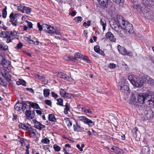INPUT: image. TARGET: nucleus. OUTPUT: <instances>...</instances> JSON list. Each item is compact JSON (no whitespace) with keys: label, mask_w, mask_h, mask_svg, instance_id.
<instances>
[{"label":"nucleus","mask_w":154,"mask_h":154,"mask_svg":"<svg viewBox=\"0 0 154 154\" xmlns=\"http://www.w3.org/2000/svg\"><path fill=\"white\" fill-rule=\"evenodd\" d=\"M18 15L17 14H14L13 13H11L9 16V17L11 19L10 22L14 26H16L17 24V17Z\"/></svg>","instance_id":"nucleus-5"},{"label":"nucleus","mask_w":154,"mask_h":154,"mask_svg":"<svg viewBox=\"0 0 154 154\" xmlns=\"http://www.w3.org/2000/svg\"><path fill=\"white\" fill-rule=\"evenodd\" d=\"M1 64L4 67L7 68L11 64V62L3 58L2 60Z\"/></svg>","instance_id":"nucleus-13"},{"label":"nucleus","mask_w":154,"mask_h":154,"mask_svg":"<svg viewBox=\"0 0 154 154\" xmlns=\"http://www.w3.org/2000/svg\"><path fill=\"white\" fill-rule=\"evenodd\" d=\"M1 71L2 76L4 77L6 80L8 81L11 80V75L7 70L4 69L2 68L1 69Z\"/></svg>","instance_id":"nucleus-8"},{"label":"nucleus","mask_w":154,"mask_h":154,"mask_svg":"<svg viewBox=\"0 0 154 154\" xmlns=\"http://www.w3.org/2000/svg\"><path fill=\"white\" fill-rule=\"evenodd\" d=\"M82 58L83 60L87 62H89L90 60H89L87 56H84L83 57H82Z\"/></svg>","instance_id":"nucleus-61"},{"label":"nucleus","mask_w":154,"mask_h":154,"mask_svg":"<svg viewBox=\"0 0 154 154\" xmlns=\"http://www.w3.org/2000/svg\"><path fill=\"white\" fill-rule=\"evenodd\" d=\"M3 77H1L0 76V80L1 81L0 84L1 85H4L5 83V81L4 80L3 78Z\"/></svg>","instance_id":"nucleus-53"},{"label":"nucleus","mask_w":154,"mask_h":154,"mask_svg":"<svg viewBox=\"0 0 154 154\" xmlns=\"http://www.w3.org/2000/svg\"><path fill=\"white\" fill-rule=\"evenodd\" d=\"M113 28L116 32H118L119 34L122 35L121 32V28L119 25L117 24L115 25Z\"/></svg>","instance_id":"nucleus-28"},{"label":"nucleus","mask_w":154,"mask_h":154,"mask_svg":"<svg viewBox=\"0 0 154 154\" xmlns=\"http://www.w3.org/2000/svg\"><path fill=\"white\" fill-rule=\"evenodd\" d=\"M149 0H143L142 1V3L145 6H149Z\"/></svg>","instance_id":"nucleus-46"},{"label":"nucleus","mask_w":154,"mask_h":154,"mask_svg":"<svg viewBox=\"0 0 154 154\" xmlns=\"http://www.w3.org/2000/svg\"><path fill=\"white\" fill-rule=\"evenodd\" d=\"M29 132V134L33 137H34L36 136L35 132L36 130L32 128L29 127L27 130Z\"/></svg>","instance_id":"nucleus-18"},{"label":"nucleus","mask_w":154,"mask_h":154,"mask_svg":"<svg viewBox=\"0 0 154 154\" xmlns=\"http://www.w3.org/2000/svg\"><path fill=\"white\" fill-rule=\"evenodd\" d=\"M26 82L23 79H19V81L16 82V84L18 85H22L24 86H26Z\"/></svg>","instance_id":"nucleus-27"},{"label":"nucleus","mask_w":154,"mask_h":154,"mask_svg":"<svg viewBox=\"0 0 154 154\" xmlns=\"http://www.w3.org/2000/svg\"><path fill=\"white\" fill-rule=\"evenodd\" d=\"M144 113L145 114V117L147 119H149L151 118L152 116V112L151 110H146L145 111Z\"/></svg>","instance_id":"nucleus-17"},{"label":"nucleus","mask_w":154,"mask_h":154,"mask_svg":"<svg viewBox=\"0 0 154 154\" xmlns=\"http://www.w3.org/2000/svg\"><path fill=\"white\" fill-rule=\"evenodd\" d=\"M111 149L112 150V151L116 153H118L119 152H120L121 151H122L121 149L116 146H113L111 148Z\"/></svg>","instance_id":"nucleus-24"},{"label":"nucleus","mask_w":154,"mask_h":154,"mask_svg":"<svg viewBox=\"0 0 154 154\" xmlns=\"http://www.w3.org/2000/svg\"><path fill=\"white\" fill-rule=\"evenodd\" d=\"M116 66V65L113 63H111L108 67L110 68L113 69L115 68Z\"/></svg>","instance_id":"nucleus-57"},{"label":"nucleus","mask_w":154,"mask_h":154,"mask_svg":"<svg viewBox=\"0 0 154 154\" xmlns=\"http://www.w3.org/2000/svg\"><path fill=\"white\" fill-rule=\"evenodd\" d=\"M50 94V90L48 88L44 89L43 90V94L44 96L45 97L49 96Z\"/></svg>","instance_id":"nucleus-33"},{"label":"nucleus","mask_w":154,"mask_h":154,"mask_svg":"<svg viewBox=\"0 0 154 154\" xmlns=\"http://www.w3.org/2000/svg\"><path fill=\"white\" fill-rule=\"evenodd\" d=\"M8 33V32H2L0 33V37L2 38H7L9 36Z\"/></svg>","instance_id":"nucleus-29"},{"label":"nucleus","mask_w":154,"mask_h":154,"mask_svg":"<svg viewBox=\"0 0 154 154\" xmlns=\"http://www.w3.org/2000/svg\"><path fill=\"white\" fill-rule=\"evenodd\" d=\"M72 96V94H71L66 93L63 97L65 98L69 99L71 98Z\"/></svg>","instance_id":"nucleus-47"},{"label":"nucleus","mask_w":154,"mask_h":154,"mask_svg":"<svg viewBox=\"0 0 154 154\" xmlns=\"http://www.w3.org/2000/svg\"><path fill=\"white\" fill-rule=\"evenodd\" d=\"M151 91H147L145 93H140L137 96V100L138 102L140 104H145L148 98L150 97Z\"/></svg>","instance_id":"nucleus-3"},{"label":"nucleus","mask_w":154,"mask_h":154,"mask_svg":"<svg viewBox=\"0 0 154 154\" xmlns=\"http://www.w3.org/2000/svg\"><path fill=\"white\" fill-rule=\"evenodd\" d=\"M115 10V8L114 6H111L109 8H107L106 10L108 11L109 12L112 13V12Z\"/></svg>","instance_id":"nucleus-44"},{"label":"nucleus","mask_w":154,"mask_h":154,"mask_svg":"<svg viewBox=\"0 0 154 154\" xmlns=\"http://www.w3.org/2000/svg\"><path fill=\"white\" fill-rule=\"evenodd\" d=\"M54 150L56 151H59L60 150V148L56 144H54L53 146Z\"/></svg>","instance_id":"nucleus-45"},{"label":"nucleus","mask_w":154,"mask_h":154,"mask_svg":"<svg viewBox=\"0 0 154 154\" xmlns=\"http://www.w3.org/2000/svg\"><path fill=\"white\" fill-rule=\"evenodd\" d=\"M64 59L66 60H72V58L69 57V56H64L63 57Z\"/></svg>","instance_id":"nucleus-64"},{"label":"nucleus","mask_w":154,"mask_h":154,"mask_svg":"<svg viewBox=\"0 0 154 154\" xmlns=\"http://www.w3.org/2000/svg\"><path fill=\"white\" fill-rule=\"evenodd\" d=\"M57 75L60 77L64 79L67 81L70 80V77L67 76V75L61 72H58L57 74Z\"/></svg>","instance_id":"nucleus-15"},{"label":"nucleus","mask_w":154,"mask_h":154,"mask_svg":"<svg viewBox=\"0 0 154 154\" xmlns=\"http://www.w3.org/2000/svg\"><path fill=\"white\" fill-rule=\"evenodd\" d=\"M45 103L46 104L49 106H50L51 105V101L50 100H45Z\"/></svg>","instance_id":"nucleus-55"},{"label":"nucleus","mask_w":154,"mask_h":154,"mask_svg":"<svg viewBox=\"0 0 154 154\" xmlns=\"http://www.w3.org/2000/svg\"><path fill=\"white\" fill-rule=\"evenodd\" d=\"M37 26L39 30V31H42V29H43V25H42L40 24V23L39 22L37 23Z\"/></svg>","instance_id":"nucleus-51"},{"label":"nucleus","mask_w":154,"mask_h":154,"mask_svg":"<svg viewBox=\"0 0 154 154\" xmlns=\"http://www.w3.org/2000/svg\"><path fill=\"white\" fill-rule=\"evenodd\" d=\"M41 142L43 143L48 144L50 142V140L47 138L42 139Z\"/></svg>","instance_id":"nucleus-39"},{"label":"nucleus","mask_w":154,"mask_h":154,"mask_svg":"<svg viewBox=\"0 0 154 154\" xmlns=\"http://www.w3.org/2000/svg\"><path fill=\"white\" fill-rule=\"evenodd\" d=\"M136 98L134 94H133L131 97L130 102L131 103L133 104L136 101Z\"/></svg>","instance_id":"nucleus-35"},{"label":"nucleus","mask_w":154,"mask_h":154,"mask_svg":"<svg viewBox=\"0 0 154 154\" xmlns=\"http://www.w3.org/2000/svg\"><path fill=\"white\" fill-rule=\"evenodd\" d=\"M23 45L22 43L20 42L17 44L16 47L18 49H20L22 47Z\"/></svg>","instance_id":"nucleus-63"},{"label":"nucleus","mask_w":154,"mask_h":154,"mask_svg":"<svg viewBox=\"0 0 154 154\" xmlns=\"http://www.w3.org/2000/svg\"><path fill=\"white\" fill-rule=\"evenodd\" d=\"M23 104L21 103H17L14 106V108L15 110L20 111L23 108Z\"/></svg>","instance_id":"nucleus-19"},{"label":"nucleus","mask_w":154,"mask_h":154,"mask_svg":"<svg viewBox=\"0 0 154 154\" xmlns=\"http://www.w3.org/2000/svg\"><path fill=\"white\" fill-rule=\"evenodd\" d=\"M99 3L105 9L107 8L108 3V0H97Z\"/></svg>","instance_id":"nucleus-16"},{"label":"nucleus","mask_w":154,"mask_h":154,"mask_svg":"<svg viewBox=\"0 0 154 154\" xmlns=\"http://www.w3.org/2000/svg\"><path fill=\"white\" fill-rule=\"evenodd\" d=\"M29 103L30 104L31 106L33 108L35 109H39L40 108V107L38 104L37 103H32L30 104V103L29 102Z\"/></svg>","instance_id":"nucleus-34"},{"label":"nucleus","mask_w":154,"mask_h":154,"mask_svg":"<svg viewBox=\"0 0 154 154\" xmlns=\"http://www.w3.org/2000/svg\"><path fill=\"white\" fill-rule=\"evenodd\" d=\"M74 127V129L75 131H82V128L79 125H78L77 123L74 124L73 125Z\"/></svg>","instance_id":"nucleus-22"},{"label":"nucleus","mask_w":154,"mask_h":154,"mask_svg":"<svg viewBox=\"0 0 154 154\" xmlns=\"http://www.w3.org/2000/svg\"><path fill=\"white\" fill-rule=\"evenodd\" d=\"M51 94L52 96L53 97H54L55 98H56L58 97V95L55 93L54 92H52L51 93Z\"/></svg>","instance_id":"nucleus-62"},{"label":"nucleus","mask_w":154,"mask_h":154,"mask_svg":"<svg viewBox=\"0 0 154 154\" xmlns=\"http://www.w3.org/2000/svg\"><path fill=\"white\" fill-rule=\"evenodd\" d=\"M119 88L124 93L128 94L130 93V90L127 83L124 79H122L119 83Z\"/></svg>","instance_id":"nucleus-4"},{"label":"nucleus","mask_w":154,"mask_h":154,"mask_svg":"<svg viewBox=\"0 0 154 154\" xmlns=\"http://www.w3.org/2000/svg\"><path fill=\"white\" fill-rule=\"evenodd\" d=\"M117 48L119 52L121 54L123 55H126L127 51L126 49L125 48L119 45L117 46Z\"/></svg>","instance_id":"nucleus-12"},{"label":"nucleus","mask_w":154,"mask_h":154,"mask_svg":"<svg viewBox=\"0 0 154 154\" xmlns=\"http://www.w3.org/2000/svg\"><path fill=\"white\" fill-rule=\"evenodd\" d=\"M60 92L61 95L63 97L64 96L66 93L65 91L62 89H60Z\"/></svg>","instance_id":"nucleus-52"},{"label":"nucleus","mask_w":154,"mask_h":154,"mask_svg":"<svg viewBox=\"0 0 154 154\" xmlns=\"http://www.w3.org/2000/svg\"><path fill=\"white\" fill-rule=\"evenodd\" d=\"M23 108H22V109L23 111H24L26 109V110H28L31 109L30 106L27 105L26 104H23Z\"/></svg>","instance_id":"nucleus-36"},{"label":"nucleus","mask_w":154,"mask_h":154,"mask_svg":"<svg viewBox=\"0 0 154 154\" xmlns=\"http://www.w3.org/2000/svg\"><path fill=\"white\" fill-rule=\"evenodd\" d=\"M8 32H9L8 33V35H11L10 36H11L12 37H13V36H14V35H16L17 34V33L15 31H9Z\"/></svg>","instance_id":"nucleus-49"},{"label":"nucleus","mask_w":154,"mask_h":154,"mask_svg":"<svg viewBox=\"0 0 154 154\" xmlns=\"http://www.w3.org/2000/svg\"><path fill=\"white\" fill-rule=\"evenodd\" d=\"M65 108L64 109V113L65 114H66L68 113V111H69L70 110V106L68 103H66L65 105Z\"/></svg>","instance_id":"nucleus-26"},{"label":"nucleus","mask_w":154,"mask_h":154,"mask_svg":"<svg viewBox=\"0 0 154 154\" xmlns=\"http://www.w3.org/2000/svg\"><path fill=\"white\" fill-rule=\"evenodd\" d=\"M74 20L76 22L79 23L82 21V18L80 16L75 17L74 18Z\"/></svg>","instance_id":"nucleus-42"},{"label":"nucleus","mask_w":154,"mask_h":154,"mask_svg":"<svg viewBox=\"0 0 154 154\" xmlns=\"http://www.w3.org/2000/svg\"><path fill=\"white\" fill-rule=\"evenodd\" d=\"M91 22V21L89 20L87 21V23H86V22H84L83 23V25L85 27L86 26H89L90 25V23Z\"/></svg>","instance_id":"nucleus-54"},{"label":"nucleus","mask_w":154,"mask_h":154,"mask_svg":"<svg viewBox=\"0 0 154 154\" xmlns=\"http://www.w3.org/2000/svg\"><path fill=\"white\" fill-rule=\"evenodd\" d=\"M106 37L107 38H109L110 41L115 42L116 39L114 38L113 35L110 32H108L106 35Z\"/></svg>","instance_id":"nucleus-14"},{"label":"nucleus","mask_w":154,"mask_h":154,"mask_svg":"<svg viewBox=\"0 0 154 154\" xmlns=\"http://www.w3.org/2000/svg\"><path fill=\"white\" fill-rule=\"evenodd\" d=\"M82 55L80 54L79 53H76L74 54L75 58L76 59L77 58H79L82 57Z\"/></svg>","instance_id":"nucleus-41"},{"label":"nucleus","mask_w":154,"mask_h":154,"mask_svg":"<svg viewBox=\"0 0 154 154\" xmlns=\"http://www.w3.org/2000/svg\"><path fill=\"white\" fill-rule=\"evenodd\" d=\"M150 93V97L148 98V99H147L145 104L149 105V107H152L154 106V95L152 91H151Z\"/></svg>","instance_id":"nucleus-7"},{"label":"nucleus","mask_w":154,"mask_h":154,"mask_svg":"<svg viewBox=\"0 0 154 154\" xmlns=\"http://www.w3.org/2000/svg\"><path fill=\"white\" fill-rule=\"evenodd\" d=\"M6 9H7V7L6 6L2 10V14L3 17L4 18H5L7 16V12L6 11Z\"/></svg>","instance_id":"nucleus-37"},{"label":"nucleus","mask_w":154,"mask_h":154,"mask_svg":"<svg viewBox=\"0 0 154 154\" xmlns=\"http://www.w3.org/2000/svg\"><path fill=\"white\" fill-rule=\"evenodd\" d=\"M78 119L79 120L83 122L85 124L88 125L90 126H92L94 125V122L85 116H80L79 117Z\"/></svg>","instance_id":"nucleus-6"},{"label":"nucleus","mask_w":154,"mask_h":154,"mask_svg":"<svg viewBox=\"0 0 154 154\" xmlns=\"http://www.w3.org/2000/svg\"><path fill=\"white\" fill-rule=\"evenodd\" d=\"M49 121L55 122L56 121L54 116L53 114H50L49 115Z\"/></svg>","instance_id":"nucleus-31"},{"label":"nucleus","mask_w":154,"mask_h":154,"mask_svg":"<svg viewBox=\"0 0 154 154\" xmlns=\"http://www.w3.org/2000/svg\"><path fill=\"white\" fill-rule=\"evenodd\" d=\"M146 79L147 80V82L151 85H154V80L152 78L149 76H147L146 78Z\"/></svg>","instance_id":"nucleus-25"},{"label":"nucleus","mask_w":154,"mask_h":154,"mask_svg":"<svg viewBox=\"0 0 154 154\" xmlns=\"http://www.w3.org/2000/svg\"><path fill=\"white\" fill-rule=\"evenodd\" d=\"M35 111H31L30 109L26 110V118L30 120L33 118L35 116Z\"/></svg>","instance_id":"nucleus-9"},{"label":"nucleus","mask_w":154,"mask_h":154,"mask_svg":"<svg viewBox=\"0 0 154 154\" xmlns=\"http://www.w3.org/2000/svg\"><path fill=\"white\" fill-rule=\"evenodd\" d=\"M43 30L45 31V32L47 33H51L52 32L54 31L55 29H54V27L51 26L50 25L44 24L43 25Z\"/></svg>","instance_id":"nucleus-10"},{"label":"nucleus","mask_w":154,"mask_h":154,"mask_svg":"<svg viewBox=\"0 0 154 154\" xmlns=\"http://www.w3.org/2000/svg\"><path fill=\"white\" fill-rule=\"evenodd\" d=\"M57 100L58 103H57L58 104L61 106H63V100L61 98H59Z\"/></svg>","instance_id":"nucleus-48"},{"label":"nucleus","mask_w":154,"mask_h":154,"mask_svg":"<svg viewBox=\"0 0 154 154\" xmlns=\"http://www.w3.org/2000/svg\"><path fill=\"white\" fill-rule=\"evenodd\" d=\"M132 132L133 134V137L135 138H136L137 137V133L139 132L137 128L136 127H135V128L132 130Z\"/></svg>","instance_id":"nucleus-21"},{"label":"nucleus","mask_w":154,"mask_h":154,"mask_svg":"<svg viewBox=\"0 0 154 154\" xmlns=\"http://www.w3.org/2000/svg\"><path fill=\"white\" fill-rule=\"evenodd\" d=\"M24 6H22L21 5H20L17 7V9L19 11L21 12L22 13H24L23 11Z\"/></svg>","instance_id":"nucleus-40"},{"label":"nucleus","mask_w":154,"mask_h":154,"mask_svg":"<svg viewBox=\"0 0 154 154\" xmlns=\"http://www.w3.org/2000/svg\"><path fill=\"white\" fill-rule=\"evenodd\" d=\"M112 1L116 3L119 4L120 5H121L122 3L124 2V0H112Z\"/></svg>","instance_id":"nucleus-50"},{"label":"nucleus","mask_w":154,"mask_h":154,"mask_svg":"<svg viewBox=\"0 0 154 154\" xmlns=\"http://www.w3.org/2000/svg\"><path fill=\"white\" fill-rule=\"evenodd\" d=\"M33 122L35 123L34 127L40 130H44L45 128V126L42 124L40 122H38L35 119H33Z\"/></svg>","instance_id":"nucleus-11"},{"label":"nucleus","mask_w":154,"mask_h":154,"mask_svg":"<svg viewBox=\"0 0 154 154\" xmlns=\"http://www.w3.org/2000/svg\"><path fill=\"white\" fill-rule=\"evenodd\" d=\"M133 6L138 11H140L142 10L141 8H140V6L139 5L137 2L135 3L133 5Z\"/></svg>","instance_id":"nucleus-30"},{"label":"nucleus","mask_w":154,"mask_h":154,"mask_svg":"<svg viewBox=\"0 0 154 154\" xmlns=\"http://www.w3.org/2000/svg\"><path fill=\"white\" fill-rule=\"evenodd\" d=\"M35 77L36 78H38L40 79H42L45 78V77L43 76L37 74L35 75Z\"/></svg>","instance_id":"nucleus-59"},{"label":"nucleus","mask_w":154,"mask_h":154,"mask_svg":"<svg viewBox=\"0 0 154 154\" xmlns=\"http://www.w3.org/2000/svg\"><path fill=\"white\" fill-rule=\"evenodd\" d=\"M26 22L27 23V25L28 27L30 28H32V23L28 21H26Z\"/></svg>","instance_id":"nucleus-60"},{"label":"nucleus","mask_w":154,"mask_h":154,"mask_svg":"<svg viewBox=\"0 0 154 154\" xmlns=\"http://www.w3.org/2000/svg\"><path fill=\"white\" fill-rule=\"evenodd\" d=\"M8 46L5 44H0V49L6 50L8 49Z\"/></svg>","instance_id":"nucleus-38"},{"label":"nucleus","mask_w":154,"mask_h":154,"mask_svg":"<svg viewBox=\"0 0 154 154\" xmlns=\"http://www.w3.org/2000/svg\"><path fill=\"white\" fill-rule=\"evenodd\" d=\"M6 38H7L6 42L7 43H9L11 42V41L14 39V38L13 37H12L11 36H10L9 35L8 37Z\"/></svg>","instance_id":"nucleus-43"},{"label":"nucleus","mask_w":154,"mask_h":154,"mask_svg":"<svg viewBox=\"0 0 154 154\" xmlns=\"http://www.w3.org/2000/svg\"><path fill=\"white\" fill-rule=\"evenodd\" d=\"M128 79L132 84L136 87H140L143 85L144 81L141 79L137 78L134 75L129 76Z\"/></svg>","instance_id":"nucleus-2"},{"label":"nucleus","mask_w":154,"mask_h":154,"mask_svg":"<svg viewBox=\"0 0 154 154\" xmlns=\"http://www.w3.org/2000/svg\"><path fill=\"white\" fill-rule=\"evenodd\" d=\"M23 126V129L24 130H28V128H29V127L27 125H26L25 124H23V125H20V126Z\"/></svg>","instance_id":"nucleus-58"},{"label":"nucleus","mask_w":154,"mask_h":154,"mask_svg":"<svg viewBox=\"0 0 154 154\" xmlns=\"http://www.w3.org/2000/svg\"><path fill=\"white\" fill-rule=\"evenodd\" d=\"M118 22L122 28L126 32L130 34L134 33V30L133 26L128 21L125 20L124 19H121L118 20Z\"/></svg>","instance_id":"nucleus-1"},{"label":"nucleus","mask_w":154,"mask_h":154,"mask_svg":"<svg viewBox=\"0 0 154 154\" xmlns=\"http://www.w3.org/2000/svg\"><path fill=\"white\" fill-rule=\"evenodd\" d=\"M143 14L145 17L149 19H152L154 17L148 11L145 12Z\"/></svg>","instance_id":"nucleus-20"},{"label":"nucleus","mask_w":154,"mask_h":154,"mask_svg":"<svg viewBox=\"0 0 154 154\" xmlns=\"http://www.w3.org/2000/svg\"><path fill=\"white\" fill-rule=\"evenodd\" d=\"M100 24L103 26V29L104 31L105 30L106 27V22L105 20L103 18H101L100 20Z\"/></svg>","instance_id":"nucleus-23"},{"label":"nucleus","mask_w":154,"mask_h":154,"mask_svg":"<svg viewBox=\"0 0 154 154\" xmlns=\"http://www.w3.org/2000/svg\"><path fill=\"white\" fill-rule=\"evenodd\" d=\"M31 9L28 7L24 6L23 11L24 13L25 11V13L27 14H29L31 12Z\"/></svg>","instance_id":"nucleus-32"},{"label":"nucleus","mask_w":154,"mask_h":154,"mask_svg":"<svg viewBox=\"0 0 154 154\" xmlns=\"http://www.w3.org/2000/svg\"><path fill=\"white\" fill-rule=\"evenodd\" d=\"M94 50L95 52L97 53L100 49L99 48V46L98 45H96L95 46L94 48Z\"/></svg>","instance_id":"nucleus-56"}]
</instances>
